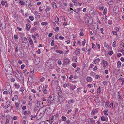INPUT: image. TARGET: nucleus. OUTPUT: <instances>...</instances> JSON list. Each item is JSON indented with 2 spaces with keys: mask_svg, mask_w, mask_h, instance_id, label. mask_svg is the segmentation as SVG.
<instances>
[{
  "mask_svg": "<svg viewBox=\"0 0 124 124\" xmlns=\"http://www.w3.org/2000/svg\"><path fill=\"white\" fill-rule=\"evenodd\" d=\"M6 73L8 75H10L12 73V69L11 66L10 65H7L5 67Z\"/></svg>",
  "mask_w": 124,
  "mask_h": 124,
  "instance_id": "1",
  "label": "nucleus"
},
{
  "mask_svg": "<svg viewBox=\"0 0 124 124\" xmlns=\"http://www.w3.org/2000/svg\"><path fill=\"white\" fill-rule=\"evenodd\" d=\"M21 72L19 70L16 71L15 72V76L16 78L17 79L21 78L20 80H23V74L21 73Z\"/></svg>",
  "mask_w": 124,
  "mask_h": 124,
  "instance_id": "2",
  "label": "nucleus"
},
{
  "mask_svg": "<svg viewBox=\"0 0 124 124\" xmlns=\"http://www.w3.org/2000/svg\"><path fill=\"white\" fill-rule=\"evenodd\" d=\"M70 62V60L68 58L64 59L63 62V65H67Z\"/></svg>",
  "mask_w": 124,
  "mask_h": 124,
  "instance_id": "3",
  "label": "nucleus"
},
{
  "mask_svg": "<svg viewBox=\"0 0 124 124\" xmlns=\"http://www.w3.org/2000/svg\"><path fill=\"white\" fill-rule=\"evenodd\" d=\"M54 98V97L53 95H50L49 97L48 98V100H49V101H48V103H50V104H51Z\"/></svg>",
  "mask_w": 124,
  "mask_h": 124,
  "instance_id": "4",
  "label": "nucleus"
},
{
  "mask_svg": "<svg viewBox=\"0 0 124 124\" xmlns=\"http://www.w3.org/2000/svg\"><path fill=\"white\" fill-rule=\"evenodd\" d=\"M22 46L24 49L27 48L29 47V43L28 41L25 42V43L22 45Z\"/></svg>",
  "mask_w": 124,
  "mask_h": 124,
  "instance_id": "5",
  "label": "nucleus"
},
{
  "mask_svg": "<svg viewBox=\"0 0 124 124\" xmlns=\"http://www.w3.org/2000/svg\"><path fill=\"white\" fill-rule=\"evenodd\" d=\"M92 21V20L91 19L88 20L86 18L85 23L87 25L89 26L91 24Z\"/></svg>",
  "mask_w": 124,
  "mask_h": 124,
  "instance_id": "6",
  "label": "nucleus"
},
{
  "mask_svg": "<svg viewBox=\"0 0 124 124\" xmlns=\"http://www.w3.org/2000/svg\"><path fill=\"white\" fill-rule=\"evenodd\" d=\"M50 108H51L49 107H46V114L47 115L50 114L52 113V112L51 111Z\"/></svg>",
  "mask_w": 124,
  "mask_h": 124,
  "instance_id": "7",
  "label": "nucleus"
},
{
  "mask_svg": "<svg viewBox=\"0 0 124 124\" xmlns=\"http://www.w3.org/2000/svg\"><path fill=\"white\" fill-rule=\"evenodd\" d=\"M111 103L108 101H107L105 103V106L107 108H110L111 106Z\"/></svg>",
  "mask_w": 124,
  "mask_h": 124,
  "instance_id": "8",
  "label": "nucleus"
},
{
  "mask_svg": "<svg viewBox=\"0 0 124 124\" xmlns=\"http://www.w3.org/2000/svg\"><path fill=\"white\" fill-rule=\"evenodd\" d=\"M46 106H44L41 108L40 110H42L43 114H44L46 111Z\"/></svg>",
  "mask_w": 124,
  "mask_h": 124,
  "instance_id": "9",
  "label": "nucleus"
},
{
  "mask_svg": "<svg viewBox=\"0 0 124 124\" xmlns=\"http://www.w3.org/2000/svg\"><path fill=\"white\" fill-rule=\"evenodd\" d=\"M98 112V111L95 109H93L92 111L91 112V114L92 115H94Z\"/></svg>",
  "mask_w": 124,
  "mask_h": 124,
  "instance_id": "10",
  "label": "nucleus"
},
{
  "mask_svg": "<svg viewBox=\"0 0 124 124\" xmlns=\"http://www.w3.org/2000/svg\"><path fill=\"white\" fill-rule=\"evenodd\" d=\"M100 60V59L99 58L95 59L93 61L92 63L96 64L99 62Z\"/></svg>",
  "mask_w": 124,
  "mask_h": 124,
  "instance_id": "11",
  "label": "nucleus"
},
{
  "mask_svg": "<svg viewBox=\"0 0 124 124\" xmlns=\"http://www.w3.org/2000/svg\"><path fill=\"white\" fill-rule=\"evenodd\" d=\"M34 14L35 15L36 18H39L40 17V16L38 12L36 11L35 12Z\"/></svg>",
  "mask_w": 124,
  "mask_h": 124,
  "instance_id": "12",
  "label": "nucleus"
},
{
  "mask_svg": "<svg viewBox=\"0 0 124 124\" xmlns=\"http://www.w3.org/2000/svg\"><path fill=\"white\" fill-rule=\"evenodd\" d=\"M13 85L17 89H18L20 87L19 85L16 83H15Z\"/></svg>",
  "mask_w": 124,
  "mask_h": 124,
  "instance_id": "13",
  "label": "nucleus"
},
{
  "mask_svg": "<svg viewBox=\"0 0 124 124\" xmlns=\"http://www.w3.org/2000/svg\"><path fill=\"white\" fill-rule=\"evenodd\" d=\"M87 81L89 82H91L93 81L92 78L91 77H88L86 78Z\"/></svg>",
  "mask_w": 124,
  "mask_h": 124,
  "instance_id": "14",
  "label": "nucleus"
},
{
  "mask_svg": "<svg viewBox=\"0 0 124 124\" xmlns=\"http://www.w3.org/2000/svg\"><path fill=\"white\" fill-rule=\"evenodd\" d=\"M31 111L28 110L25 111L24 113V114L26 116L28 115L31 114Z\"/></svg>",
  "mask_w": 124,
  "mask_h": 124,
  "instance_id": "15",
  "label": "nucleus"
},
{
  "mask_svg": "<svg viewBox=\"0 0 124 124\" xmlns=\"http://www.w3.org/2000/svg\"><path fill=\"white\" fill-rule=\"evenodd\" d=\"M42 91L43 93L45 94H47L48 92L46 89L44 88H43L42 89Z\"/></svg>",
  "mask_w": 124,
  "mask_h": 124,
  "instance_id": "16",
  "label": "nucleus"
},
{
  "mask_svg": "<svg viewBox=\"0 0 124 124\" xmlns=\"http://www.w3.org/2000/svg\"><path fill=\"white\" fill-rule=\"evenodd\" d=\"M26 27L27 30L29 31V29L30 28L31 25L29 24H27L26 25Z\"/></svg>",
  "mask_w": 124,
  "mask_h": 124,
  "instance_id": "17",
  "label": "nucleus"
},
{
  "mask_svg": "<svg viewBox=\"0 0 124 124\" xmlns=\"http://www.w3.org/2000/svg\"><path fill=\"white\" fill-rule=\"evenodd\" d=\"M10 105V103L8 101L7 102V104L4 107V108H8Z\"/></svg>",
  "mask_w": 124,
  "mask_h": 124,
  "instance_id": "18",
  "label": "nucleus"
},
{
  "mask_svg": "<svg viewBox=\"0 0 124 124\" xmlns=\"http://www.w3.org/2000/svg\"><path fill=\"white\" fill-rule=\"evenodd\" d=\"M34 72L33 70L32 71H30V74L31 77H32L34 76Z\"/></svg>",
  "mask_w": 124,
  "mask_h": 124,
  "instance_id": "19",
  "label": "nucleus"
},
{
  "mask_svg": "<svg viewBox=\"0 0 124 124\" xmlns=\"http://www.w3.org/2000/svg\"><path fill=\"white\" fill-rule=\"evenodd\" d=\"M43 114V113L41 112H40V113H39V112H38L37 114V116H39V118L40 119L42 117Z\"/></svg>",
  "mask_w": 124,
  "mask_h": 124,
  "instance_id": "20",
  "label": "nucleus"
},
{
  "mask_svg": "<svg viewBox=\"0 0 124 124\" xmlns=\"http://www.w3.org/2000/svg\"><path fill=\"white\" fill-rule=\"evenodd\" d=\"M103 62L104 64V67H106L108 65V62L107 61H105L104 60H103Z\"/></svg>",
  "mask_w": 124,
  "mask_h": 124,
  "instance_id": "21",
  "label": "nucleus"
},
{
  "mask_svg": "<svg viewBox=\"0 0 124 124\" xmlns=\"http://www.w3.org/2000/svg\"><path fill=\"white\" fill-rule=\"evenodd\" d=\"M117 93H118L117 97H118V101H120L121 100V96L120 95L119 92H118Z\"/></svg>",
  "mask_w": 124,
  "mask_h": 124,
  "instance_id": "22",
  "label": "nucleus"
},
{
  "mask_svg": "<svg viewBox=\"0 0 124 124\" xmlns=\"http://www.w3.org/2000/svg\"><path fill=\"white\" fill-rule=\"evenodd\" d=\"M108 2L109 5H112L114 3L113 1L111 0H108Z\"/></svg>",
  "mask_w": 124,
  "mask_h": 124,
  "instance_id": "23",
  "label": "nucleus"
},
{
  "mask_svg": "<svg viewBox=\"0 0 124 124\" xmlns=\"http://www.w3.org/2000/svg\"><path fill=\"white\" fill-rule=\"evenodd\" d=\"M80 50L78 48H77L76 49L75 52H78V54H80Z\"/></svg>",
  "mask_w": 124,
  "mask_h": 124,
  "instance_id": "24",
  "label": "nucleus"
},
{
  "mask_svg": "<svg viewBox=\"0 0 124 124\" xmlns=\"http://www.w3.org/2000/svg\"><path fill=\"white\" fill-rule=\"evenodd\" d=\"M48 23L46 22H42L41 23V24L42 25L44 26V25H48Z\"/></svg>",
  "mask_w": 124,
  "mask_h": 124,
  "instance_id": "25",
  "label": "nucleus"
},
{
  "mask_svg": "<svg viewBox=\"0 0 124 124\" xmlns=\"http://www.w3.org/2000/svg\"><path fill=\"white\" fill-rule=\"evenodd\" d=\"M121 62L120 61H118L117 63V67L119 68L121 65Z\"/></svg>",
  "mask_w": 124,
  "mask_h": 124,
  "instance_id": "26",
  "label": "nucleus"
},
{
  "mask_svg": "<svg viewBox=\"0 0 124 124\" xmlns=\"http://www.w3.org/2000/svg\"><path fill=\"white\" fill-rule=\"evenodd\" d=\"M56 52L57 53H59L60 54H62L63 52L62 51L59 50H57L56 51Z\"/></svg>",
  "mask_w": 124,
  "mask_h": 124,
  "instance_id": "27",
  "label": "nucleus"
},
{
  "mask_svg": "<svg viewBox=\"0 0 124 124\" xmlns=\"http://www.w3.org/2000/svg\"><path fill=\"white\" fill-rule=\"evenodd\" d=\"M101 89L100 88V86H99V87L97 89V93H99L101 91Z\"/></svg>",
  "mask_w": 124,
  "mask_h": 124,
  "instance_id": "28",
  "label": "nucleus"
},
{
  "mask_svg": "<svg viewBox=\"0 0 124 124\" xmlns=\"http://www.w3.org/2000/svg\"><path fill=\"white\" fill-rule=\"evenodd\" d=\"M15 51L17 53L19 50V47L18 46H17L15 48Z\"/></svg>",
  "mask_w": 124,
  "mask_h": 124,
  "instance_id": "29",
  "label": "nucleus"
},
{
  "mask_svg": "<svg viewBox=\"0 0 124 124\" xmlns=\"http://www.w3.org/2000/svg\"><path fill=\"white\" fill-rule=\"evenodd\" d=\"M104 46L105 47H106L107 48H109V45L108 44H107L106 42H105L104 43Z\"/></svg>",
  "mask_w": 124,
  "mask_h": 124,
  "instance_id": "30",
  "label": "nucleus"
},
{
  "mask_svg": "<svg viewBox=\"0 0 124 124\" xmlns=\"http://www.w3.org/2000/svg\"><path fill=\"white\" fill-rule=\"evenodd\" d=\"M29 42L30 44L32 45L33 44V42L32 40L31 39V38H29Z\"/></svg>",
  "mask_w": 124,
  "mask_h": 124,
  "instance_id": "31",
  "label": "nucleus"
},
{
  "mask_svg": "<svg viewBox=\"0 0 124 124\" xmlns=\"http://www.w3.org/2000/svg\"><path fill=\"white\" fill-rule=\"evenodd\" d=\"M73 102V99L70 100H69L68 101V103L69 104H71Z\"/></svg>",
  "mask_w": 124,
  "mask_h": 124,
  "instance_id": "32",
  "label": "nucleus"
},
{
  "mask_svg": "<svg viewBox=\"0 0 124 124\" xmlns=\"http://www.w3.org/2000/svg\"><path fill=\"white\" fill-rule=\"evenodd\" d=\"M66 118L64 116H62V121H65L66 120Z\"/></svg>",
  "mask_w": 124,
  "mask_h": 124,
  "instance_id": "33",
  "label": "nucleus"
},
{
  "mask_svg": "<svg viewBox=\"0 0 124 124\" xmlns=\"http://www.w3.org/2000/svg\"><path fill=\"white\" fill-rule=\"evenodd\" d=\"M49 7H47L46 8V12L49 11L51 9Z\"/></svg>",
  "mask_w": 124,
  "mask_h": 124,
  "instance_id": "34",
  "label": "nucleus"
},
{
  "mask_svg": "<svg viewBox=\"0 0 124 124\" xmlns=\"http://www.w3.org/2000/svg\"><path fill=\"white\" fill-rule=\"evenodd\" d=\"M1 4L3 6H4V5H5V6L6 7H8V5H7V4L5 5V3L4 2V1H2L1 2Z\"/></svg>",
  "mask_w": 124,
  "mask_h": 124,
  "instance_id": "35",
  "label": "nucleus"
},
{
  "mask_svg": "<svg viewBox=\"0 0 124 124\" xmlns=\"http://www.w3.org/2000/svg\"><path fill=\"white\" fill-rule=\"evenodd\" d=\"M104 114L105 115H107L108 114V111L107 110H106L104 111Z\"/></svg>",
  "mask_w": 124,
  "mask_h": 124,
  "instance_id": "36",
  "label": "nucleus"
},
{
  "mask_svg": "<svg viewBox=\"0 0 124 124\" xmlns=\"http://www.w3.org/2000/svg\"><path fill=\"white\" fill-rule=\"evenodd\" d=\"M69 85V84H67L66 83H65L63 85V87L64 88H66Z\"/></svg>",
  "mask_w": 124,
  "mask_h": 124,
  "instance_id": "37",
  "label": "nucleus"
},
{
  "mask_svg": "<svg viewBox=\"0 0 124 124\" xmlns=\"http://www.w3.org/2000/svg\"><path fill=\"white\" fill-rule=\"evenodd\" d=\"M36 28L35 27H33L31 29V31H32V32H35L36 31Z\"/></svg>",
  "mask_w": 124,
  "mask_h": 124,
  "instance_id": "38",
  "label": "nucleus"
},
{
  "mask_svg": "<svg viewBox=\"0 0 124 124\" xmlns=\"http://www.w3.org/2000/svg\"><path fill=\"white\" fill-rule=\"evenodd\" d=\"M29 19L31 21H33L34 19V18L32 16H30L29 17Z\"/></svg>",
  "mask_w": 124,
  "mask_h": 124,
  "instance_id": "39",
  "label": "nucleus"
},
{
  "mask_svg": "<svg viewBox=\"0 0 124 124\" xmlns=\"http://www.w3.org/2000/svg\"><path fill=\"white\" fill-rule=\"evenodd\" d=\"M15 105L17 108H18L19 106V104L17 102H15Z\"/></svg>",
  "mask_w": 124,
  "mask_h": 124,
  "instance_id": "40",
  "label": "nucleus"
},
{
  "mask_svg": "<svg viewBox=\"0 0 124 124\" xmlns=\"http://www.w3.org/2000/svg\"><path fill=\"white\" fill-rule=\"evenodd\" d=\"M53 7L54 8H57V6L56 5V4L54 2H53Z\"/></svg>",
  "mask_w": 124,
  "mask_h": 124,
  "instance_id": "41",
  "label": "nucleus"
},
{
  "mask_svg": "<svg viewBox=\"0 0 124 124\" xmlns=\"http://www.w3.org/2000/svg\"><path fill=\"white\" fill-rule=\"evenodd\" d=\"M107 11V9L106 8H105L104 9L103 11V14L105 15L106 14Z\"/></svg>",
  "mask_w": 124,
  "mask_h": 124,
  "instance_id": "42",
  "label": "nucleus"
},
{
  "mask_svg": "<svg viewBox=\"0 0 124 124\" xmlns=\"http://www.w3.org/2000/svg\"><path fill=\"white\" fill-rule=\"evenodd\" d=\"M76 86L74 85H72L70 86V88L72 90H74L76 88Z\"/></svg>",
  "mask_w": 124,
  "mask_h": 124,
  "instance_id": "43",
  "label": "nucleus"
},
{
  "mask_svg": "<svg viewBox=\"0 0 124 124\" xmlns=\"http://www.w3.org/2000/svg\"><path fill=\"white\" fill-rule=\"evenodd\" d=\"M121 45H122V46L124 48V40H122L121 42Z\"/></svg>",
  "mask_w": 124,
  "mask_h": 124,
  "instance_id": "44",
  "label": "nucleus"
},
{
  "mask_svg": "<svg viewBox=\"0 0 124 124\" xmlns=\"http://www.w3.org/2000/svg\"><path fill=\"white\" fill-rule=\"evenodd\" d=\"M103 83L104 85H105L107 86L108 85L107 82L105 81H103Z\"/></svg>",
  "mask_w": 124,
  "mask_h": 124,
  "instance_id": "45",
  "label": "nucleus"
},
{
  "mask_svg": "<svg viewBox=\"0 0 124 124\" xmlns=\"http://www.w3.org/2000/svg\"><path fill=\"white\" fill-rule=\"evenodd\" d=\"M40 101H37V104L39 106H40L41 105V104H40Z\"/></svg>",
  "mask_w": 124,
  "mask_h": 124,
  "instance_id": "46",
  "label": "nucleus"
},
{
  "mask_svg": "<svg viewBox=\"0 0 124 124\" xmlns=\"http://www.w3.org/2000/svg\"><path fill=\"white\" fill-rule=\"evenodd\" d=\"M18 36L16 34L14 36V38L15 40H16L18 39Z\"/></svg>",
  "mask_w": 124,
  "mask_h": 124,
  "instance_id": "47",
  "label": "nucleus"
},
{
  "mask_svg": "<svg viewBox=\"0 0 124 124\" xmlns=\"http://www.w3.org/2000/svg\"><path fill=\"white\" fill-rule=\"evenodd\" d=\"M58 64L59 65H60L62 64V62L60 60H59L58 61Z\"/></svg>",
  "mask_w": 124,
  "mask_h": 124,
  "instance_id": "48",
  "label": "nucleus"
},
{
  "mask_svg": "<svg viewBox=\"0 0 124 124\" xmlns=\"http://www.w3.org/2000/svg\"><path fill=\"white\" fill-rule=\"evenodd\" d=\"M86 40H85L84 39V40L82 41V45L83 46H84L85 44V43Z\"/></svg>",
  "mask_w": 124,
  "mask_h": 124,
  "instance_id": "49",
  "label": "nucleus"
},
{
  "mask_svg": "<svg viewBox=\"0 0 124 124\" xmlns=\"http://www.w3.org/2000/svg\"><path fill=\"white\" fill-rule=\"evenodd\" d=\"M55 21L56 23H57V22H58L59 20V18L57 17H56L55 18Z\"/></svg>",
  "mask_w": 124,
  "mask_h": 124,
  "instance_id": "50",
  "label": "nucleus"
},
{
  "mask_svg": "<svg viewBox=\"0 0 124 124\" xmlns=\"http://www.w3.org/2000/svg\"><path fill=\"white\" fill-rule=\"evenodd\" d=\"M22 40L25 41H28L27 40V38L26 37H24L22 39Z\"/></svg>",
  "mask_w": 124,
  "mask_h": 124,
  "instance_id": "51",
  "label": "nucleus"
},
{
  "mask_svg": "<svg viewBox=\"0 0 124 124\" xmlns=\"http://www.w3.org/2000/svg\"><path fill=\"white\" fill-rule=\"evenodd\" d=\"M70 106H69L68 105H66V109H69L70 108Z\"/></svg>",
  "mask_w": 124,
  "mask_h": 124,
  "instance_id": "52",
  "label": "nucleus"
},
{
  "mask_svg": "<svg viewBox=\"0 0 124 124\" xmlns=\"http://www.w3.org/2000/svg\"><path fill=\"white\" fill-rule=\"evenodd\" d=\"M59 29V27H57L55 28V31L56 32L58 31Z\"/></svg>",
  "mask_w": 124,
  "mask_h": 124,
  "instance_id": "53",
  "label": "nucleus"
},
{
  "mask_svg": "<svg viewBox=\"0 0 124 124\" xmlns=\"http://www.w3.org/2000/svg\"><path fill=\"white\" fill-rule=\"evenodd\" d=\"M24 2L23 1H20L19 2V3L20 4L22 5H23L24 4Z\"/></svg>",
  "mask_w": 124,
  "mask_h": 124,
  "instance_id": "54",
  "label": "nucleus"
},
{
  "mask_svg": "<svg viewBox=\"0 0 124 124\" xmlns=\"http://www.w3.org/2000/svg\"><path fill=\"white\" fill-rule=\"evenodd\" d=\"M30 2H30L29 1H28L26 4V6H27V5H28V6L29 8H30L29 6L30 5Z\"/></svg>",
  "mask_w": 124,
  "mask_h": 124,
  "instance_id": "55",
  "label": "nucleus"
},
{
  "mask_svg": "<svg viewBox=\"0 0 124 124\" xmlns=\"http://www.w3.org/2000/svg\"><path fill=\"white\" fill-rule=\"evenodd\" d=\"M78 108H76L75 111V112L74 114H76L78 112Z\"/></svg>",
  "mask_w": 124,
  "mask_h": 124,
  "instance_id": "56",
  "label": "nucleus"
},
{
  "mask_svg": "<svg viewBox=\"0 0 124 124\" xmlns=\"http://www.w3.org/2000/svg\"><path fill=\"white\" fill-rule=\"evenodd\" d=\"M72 60L73 61L77 62L78 61V59L77 58H73L72 59Z\"/></svg>",
  "mask_w": 124,
  "mask_h": 124,
  "instance_id": "57",
  "label": "nucleus"
},
{
  "mask_svg": "<svg viewBox=\"0 0 124 124\" xmlns=\"http://www.w3.org/2000/svg\"><path fill=\"white\" fill-rule=\"evenodd\" d=\"M101 120L102 121H105L106 120V119L104 116H102L101 117Z\"/></svg>",
  "mask_w": 124,
  "mask_h": 124,
  "instance_id": "58",
  "label": "nucleus"
},
{
  "mask_svg": "<svg viewBox=\"0 0 124 124\" xmlns=\"http://www.w3.org/2000/svg\"><path fill=\"white\" fill-rule=\"evenodd\" d=\"M97 66H96L94 68H93V70L94 71H96L97 70Z\"/></svg>",
  "mask_w": 124,
  "mask_h": 124,
  "instance_id": "59",
  "label": "nucleus"
},
{
  "mask_svg": "<svg viewBox=\"0 0 124 124\" xmlns=\"http://www.w3.org/2000/svg\"><path fill=\"white\" fill-rule=\"evenodd\" d=\"M32 99H31L29 101V102L28 103V105H30L32 103Z\"/></svg>",
  "mask_w": 124,
  "mask_h": 124,
  "instance_id": "60",
  "label": "nucleus"
},
{
  "mask_svg": "<svg viewBox=\"0 0 124 124\" xmlns=\"http://www.w3.org/2000/svg\"><path fill=\"white\" fill-rule=\"evenodd\" d=\"M104 8L102 7H100L99 8V9L100 10H103V9Z\"/></svg>",
  "mask_w": 124,
  "mask_h": 124,
  "instance_id": "61",
  "label": "nucleus"
},
{
  "mask_svg": "<svg viewBox=\"0 0 124 124\" xmlns=\"http://www.w3.org/2000/svg\"><path fill=\"white\" fill-rule=\"evenodd\" d=\"M79 70H80V68H79L78 67H77V69H76L75 71V72H77L78 71H79Z\"/></svg>",
  "mask_w": 124,
  "mask_h": 124,
  "instance_id": "62",
  "label": "nucleus"
},
{
  "mask_svg": "<svg viewBox=\"0 0 124 124\" xmlns=\"http://www.w3.org/2000/svg\"><path fill=\"white\" fill-rule=\"evenodd\" d=\"M25 67V65L24 64H22L21 66V69H23Z\"/></svg>",
  "mask_w": 124,
  "mask_h": 124,
  "instance_id": "63",
  "label": "nucleus"
},
{
  "mask_svg": "<svg viewBox=\"0 0 124 124\" xmlns=\"http://www.w3.org/2000/svg\"><path fill=\"white\" fill-rule=\"evenodd\" d=\"M15 80V79L13 78H12L10 79V81L11 82H14Z\"/></svg>",
  "mask_w": 124,
  "mask_h": 124,
  "instance_id": "64",
  "label": "nucleus"
}]
</instances>
